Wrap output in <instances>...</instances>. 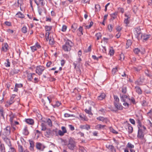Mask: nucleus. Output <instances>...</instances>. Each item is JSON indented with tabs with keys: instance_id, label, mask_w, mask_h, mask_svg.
<instances>
[{
	"instance_id": "1",
	"label": "nucleus",
	"mask_w": 152,
	"mask_h": 152,
	"mask_svg": "<svg viewBox=\"0 0 152 152\" xmlns=\"http://www.w3.org/2000/svg\"><path fill=\"white\" fill-rule=\"evenodd\" d=\"M73 45V43L71 41L67 39L66 41L65 44L62 46V48L65 51H69Z\"/></svg>"
},
{
	"instance_id": "2",
	"label": "nucleus",
	"mask_w": 152,
	"mask_h": 152,
	"mask_svg": "<svg viewBox=\"0 0 152 152\" xmlns=\"http://www.w3.org/2000/svg\"><path fill=\"white\" fill-rule=\"evenodd\" d=\"M67 146L69 149L73 151L76 147V142L72 138H71L68 141Z\"/></svg>"
},
{
	"instance_id": "3",
	"label": "nucleus",
	"mask_w": 152,
	"mask_h": 152,
	"mask_svg": "<svg viewBox=\"0 0 152 152\" xmlns=\"http://www.w3.org/2000/svg\"><path fill=\"white\" fill-rule=\"evenodd\" d=\"M45 69V67L42 66H38L36 67L35 72L39 75L40 76L43 73Z\"/></svg>"
},
{
	"instance_id": "4",
	"label": "nucleus",
	"mask_w": 152,
	"mask_h": 152,
	"mask_svg": "<svg viewBox=\"0 0 152 152\" xmlns=\"http://www.w3.org/2000/svg\"><path fill=\"white\" fill-rule=\"evenodd\" d=\"M22 140L24 141L23 139H20V140L17 141V144L18 145V152H24V149L23 147V144Z\"/></svg>"
},
{
	"instance_id": "5",
	"label": "nucleus",
	"mask_w": 152,
	"mask_h": 152,
	"mask_svg": "<svg viewBox=\"0 0 152 152\" xmlns=\"http://www.w3.org/2000/svg\"><path fill=\"white\" fill-rule=\"evenodd\" d=\"M146 129H139L138 130L137 137L138 138L141 140L144 139V132Z\"/></svg>"
},
{
	"instance_id": "6",
	"label": "nucleus",
	"mask_w": 152,
	"mask_h": 152,
	"mask_svg": "<svg viewBox=\"0 0 152 152\" xmlns=\"http://www.w3.org/2000/svg\"><path fill=\"white\" fill-rule=\"evenodd\" d=\"M10 126H7L4 129V132L2 134L1 136L4 135V136H7L10 134Z\"/></svg>"
},
{
	"instance_id": "7",
	"label": "nucleus",
	"mask_w": 152,
	"mask_h": 152,
	"mask_svg": "<svg viewBox=\"0 0 152 152\" xmlns=\"http://www.w3.org/2000/svg\"><path fill=\"white\" fill-rule=\"evenodd\" d=\"M1 137L4 141L9 147H12L11 141L10 139L7 138V136H4V135L3 136H1Z\"/></svg>"
},
{
	"instance_id": "8",
	"label": "nucleus",
	"mask_w": 152,
	"mask_h": 152,
	"mask_svg": "<svg viewBox=\"0 0 152 152\" xmlns=\"http://www.w3.org/2000/svg\"><path fill=\"white\" fill-rule=\"evenodd\" d=\"M151 36L150 34H144L141 37V39L143 42H145L149 39Z\"/></svg>"
},
{
	"instance_id": "9",
	"label": "nucleus",
	"mask_w": 152,
	"mask_h": 152,
	"mask_svg": "<svg viewBox=\"0 0 152 152\" xmlns=\"http://www.w3.org/2000/svg\"><path fill=\"white\" fill-rule=\"evenodd\" d=\"M36 148L37 149L42 151L45 148V146L39 142H37L36 143Z\"/></svg>"
},
{
	"instance_id": "10",
	"label": "nucleus",
	"mask_w": 152,
	"mask_h": 152,
	"mask_svg": "<svg viewBox=\"0 0 152 152\" xmlns=\"http://www.w3.org/2000/svg\"><path fill=\"white\" fill-rule=\"evenodd\" d=\"M116 110H117V112L118 113V110H122L123 109V107L119 103H114Z\"/></svg>"
},
{
	"instance_id": "11",
	"label": "nucleus",
	"mask_w": 152,
	"mask_h": 152,
	"mask_svg": "<svg viewBox=\"0 0 152 152\" xmlns=\"http://www.w3.org/2000/svg\"><path fill=\"white\" fill-rule=\"evenodd\" d=\"M136 31L137 32V38L138 40H140V39H141V37L143 34L141 33L140 29L139 28H137L136 29Z\"/></svg>"
},
{
	"instance_id": "12",
	"label": "nucleus",
	"mask_w": 152,
	"mask_h": 152,
	"mask_svg": "<svg viewBox=\"0 0 152 152\" xmlns=\"http://www.w3.org/2000/svg\"><path fill=\"white\" fill-rule=\"evenodd\" d=\"M106 126L105 125L98 124L95 126V129L98 130H100L101 129H106Z\"/></svg>"
},
{
	"instance_id": "13",
	"label": "nucleus",
	"mask_w": 152,
	"mask_h": 152,
	"mask_svg": "<svg viewBox=\"0 0 152 152\" xmlns=\"http://www.w3.org/2000/svg\"><path fill=\"white\" fill-rule=\"evenodd\" d=\"M28 141L29 142L30 146L29 147V149L31 151H33L34 150V142L31 140H29Z\"/></svg>"
},
{
	"instance_id": "14",
	"label": "nucleus",
	"mask_w": 152,
	"mask_h": 152,
	"mask_svg": "<svg viewBox=\"0 0 152 152\" xmlns=\"http://www.w3.org/2000/svg\"><path fill=\"white\" fill-rule=\"evenodd\" d=\"M9 116L10 117V122L11 126H13L14 123L13 122V120L14 118L15 117V115H14L13 114L12 112H11Z\"/></svg>"
},
{
	"instance_id": "15",
	"label": "nucleus",
	"mask_w": 152,
	"mask_h": 152,
	"mask_svg": "<svg viewBox=\"0 0 152 152\" xmlns=\"http://www.w3.org/2000/svg\"><path fill=\"white\" fill-rule=\"evenodd\" d=\"M120 97L121 101L124 102L126 101V99H128V98H129L126 95L121 94H120Z\"/></svg>"
},
{
	"instance_id": "16",
	"label": "nucleus",
	"mask_w": 152,
	"mask_h": 152,
	"mask_svg": "<svg viewBox=\"0 0 152 152\" xmlns=\"http://www.w3.org/2000/svg\"><path fill=\"white\" fill-rule=\"evenodd\" d=\"M35 75H36V74L34 73H30L28 74L27 76L28 80L30 81H31L33 79V77Z\"/></svg>"
},
{
	"instance_id": "17",
	"label": "nucleus",
	"mask_w": 152,
	"mask_h": 152,
	"mask_svg": "<svg viewBox=\"0 0 152 152\" xmlns=\"http://www.w3.org/2000/svg\"><path fill=\"white\" fill-rule=\"evenodd\" d=\"M77 61H76L77 63H75V62H73V65L74 66L75 69L76 68L77 65H78V66H80V62L82 60L81 58L80 57H79L77 59Z\"/></svg>"
},
{
	"instance_id": "18",
	"label": "nucleus",
	"mask_w": 152,
	"mask_h": 152,
	"mask_svg": "<svg viewBox=\"0 0 152 152\" xmlns=\"http://www.w3.org/2000/svg\"><path fill=\"white\" fill-rule=\"evenodd\" d=\"M125 16L126 18L125 19L124 22L126 24V26L128 24H129V21L128 20V19L130 18V17L128 15H127L126 14H125Z\"/></svg>"
},
{
	"instance_id": "19",
	"label": "nucleus",
	"mask_w": 152,
	"mask_h": 152,
	"mask_svg": "<svg viewBox=\"0 0 152 152\" xmlns=\"http://www.w3.org/2000/svg\"><path fill=\"white\" fill-rule=\"evenodd\" d=\"M80 128L82 129H86L88 130L90 129V126L89 125L86 124L84 125L80 126Z\"/></svg>"
},
{
	"instance_id": "20",
	"label": "nucleus",
	"mask_w": 152,
	"mask_h": 152,
	"mask_svg": "<svg viewBox=\"0 0 152 152\" xmlns=\"http://www.w3.org/2000/svg\"><path fill=\"white\" fill-rule=\"evenodd\" d=\"M107 147L112 152H116V151L115 148L113 145H110Z\"/></svg>"
},
{
	"instance_id": "21",
	"label": "nucleus",
	"mask_w": 152,
	"mask_h": 152,
	"mask_svg": "<svg viewBox=\"0 0 152 152\" xmlns=\"http://www.w3.org/2000/svg\"><path fill=\"white\" fill-rule=\"evenodd\" d=\"M144 77L143 76H140L139 78V81L136 82V83H137L138 85H140V83H142L144 82Z\"/></svg>"
},
{
	"instance_id": "22",
	"label": "nucleus",
	"mask_w": 152,
	"mask_h": 152,
	"mask_svg": "<svg viewBox=\"0 0 152 152\" xmlns=\"http://www.w3.org/2000/svg\"><path fill=\"white\" fill-rule=\"evenodd\" d=\"M19 72V69H16L14 68L13 69H12L10 73L12 75H13L15 74L18 73Z\"/></svg>"
},
{
	"instance_id": "23",
	"label": "nucleus",
	"mask_w": 152,
	"mask_h": 152,
	"mask_svg": "<svg viewBox=\"0 0 152 152\" xmlns=\"http://www.w3.org/2000/svg\"><path fill=\"white\" fill-rule=\"evenodd\" d=\"M26 122L30 125H33L34 124V121L33 119L28 118L26 120Z\"/></svg>"
},
{
	"instance_id": "24",
	"label": "nucleus",
	"mask_w": 152,
	"mask_h": 152,
	"mask_svg": "<svg viewBox=\"0 0 152 152\" xmlns=\"http://www.w3.org/2000/svg\"><path fill=\"white\" fill-rule=\"evenodd\" d=\"M85 112L88 114L89 115H92L93 114V113H92L91 112V107H90L89 108V109L88 110L86 109L85 110Z\"/></svg>"
},
{
	"instance_id": "25",
	"label": "nucleus",
	"mask_w": 152,
	"mask_h": 152,
	"mask_svg": "<svg viewBox=\"0 0 152 152\" xmlns=\"http://www.w3.org/2000/svg\"><path fill=\"white\" fill-rule=\"evenodd\" d=\"M136 91L139 94H141L142 93V91L140 88L138 86L135 87Z\"/></svg>"
},
{
	"instance_id": "26",
	"label": "nucleus",
	"mask_w": 152,
	"mask_h": 152,
	"mask_svg": "<svg viewBox=\"0 0 152 152\" xmlns=\"http://www.w3.org/2000/svg\"><path fill=\"white\" fill-rule=\"evenodd\" d=\"M23 133L25 135H27L29 134L27 127L25 126L24 127L23 131Z\"/></svg>"
},
{
	"instance_id": "27",
	"label": "nucleus",
	"mask_w": 152,
	"mask_h": 152,
	"mask_svg": "<svg viewBox=\"0 0 152 152\" xmlns=\"http://www.w3.org/2000/svg\"><path fill=\"white\" fill-rule=\"evenodd\" d=\"M128 128L129 133H132L133 132V129L132 127L131 126V125L129 124L128 125Z\"/></svg>"
},
{
	"instance_id": "28",
	"label": "nucleus",
	"mask_w": 152,
	"mask_h": 152,
	"mask_svg": "<svg viewBox=\"0 0 152 152\" xmlns=\"http://www.w3.org/2000/svg\"><path fill=\"white\" fill-rule=\"evenodd\" d=\"M0 151L1 152H6L5 147L3 144L0 145Z\"/></svg>"
},
{
	"instance_id": "29",
	"label": "nucleus",
	"mask_w": 152,
	"mask_h": 152,
	"mask_svg": "<svg viewBox=\"0 0 152 152\" xmlns=\"http://www.w3.org/2000/svg\"><path fill=\"white\" fill-rule=\"evenodd\" d=\"M105 96V94L103 93L101 94L98 97V99L99 100H102L103 99Z\"/></svg>"
},
{
	"instance_id": "30",
	"label": "nucleus",
	"mask_w": 152,
	"mask_h": 152,
	"mask_svg": "<svg viewBox=\"0 0 152 152\" xmlns=\"http://www.w3.org/2000/svg\"><path fill=\"white\" fill-rule=\"evenodd\" d=\"M77 24L74 23L72 26V28L73 29L72 31L73 32H75L77 29Z\"/></svg>"
},
{
	"instance_id": "31",
	"label": "nucleus",
	"mask_w": 152,
	"mask_h": 152,
	"mask_svg": "<svg viewBox=\"0 0 152 152\" xmlns=\"http://www.w3.org/2000/svg\"><path fill=\"white\" fill-rule=\"evenodd\" d=\"M16 15L17 16V17L20 18H23L24 17V15L23 14H22L21 12H19L16 14Z\"/></svg>"
},
{
	"instance_id": "32",
	"label": "nucleus",
	"mask_w": 152,
	"mask_h": 152,
	"mask_svg": "<svg viewBox=\"0 0 152 152\" xmlns=\"http://www.w3.org/2000/svg\"><path fill=\"white\" fill-rule=\"evenodd\" d=\"M14 97L15 96H13L11 97L10 98V100L7 102V103H8L9 105H10L13 103L14 101H13V100Z\"/></svg>"
},
{
	"instance_id": "33",
	"label": "nucleus",
	"mask_w": 152,
	"mask_h": 152,
	"mask_svg": "<svg viewBox=\"0 0 152 152\" xmlns=\"http://www.w3.org/2000/svg\"><path fill=\"white\" fill-rule=\"evenodd\" d=\"M114 103L119 102V99L118 96L116 95H114Z\"/></svg>"
},
{
	"instance_id": "34",
	"label": "nucleus",
	"mask_w": 152,
	"mask_h": 152,
	"mask_svg": "<svg viewBox=\"0 0 152 152\" xmlns=\"http://www.w3.org/2000/svg\"><path fill=\"white\" fill-rule=\"evenodd\" d=\"M126 147L129 148L130 149H132L134 147V145L132 144L131 143L128 142L126 145Z\"/></svg>"
},
{
	"instance_id": "35",
	"label": "nucleus",
	"mask_w": 152,
	"mask_h": 152,
	"mask_svg": "<svg viewBox=\"0 0 152 152\" xmlns=\"http://www.w3.org/2000/svg\"><path fill=\"white\" fill-rule=\"evenodd\" d=\"M8 45L7 43L4 44V46H3L2 48V50L4 52H6L7 50Z\"/></svg>"
},
{
	"instance_id": "36",
	"label": "nucleus",
	"mask_w": 152,
	"mask_h": 152,
	"mask_svg": "<svg viewBox=\"0 0 152 152\" xmlns=\"http://www.w3.org/2000/svg\"><path fill=\"white\" fill-rule=\"evenodd\" d=\"M136 116L138 118L137 120V123L138 124H140L141 123L140 120L142 119V117L141 115L138 116L137 115H136Z\"/></svg>"
},
{
	"instance_id": "37",
	"label": "nucleus",
	"mask_w": 152,
	"mask_h": 152,
	"mask_svg": "<svg viewBox=\"0 0 152 152\" xmlns=\"http://www.w3.org/2000/svg\"><path fill=\"white\" fill-rule=\"evenodd\" d=\"M138 129H146V128L145 126H142L141 123H140V124H138Z\"/></svg>"
},
{
	"instance_id": "38",
	"label": "nucleus",
	"mask_w": 152,
	"mask_h": 152,
	"mask_svg": "<svg viewBox=\"0 0 152 152\" xmlns=\"http://www.w3.org/2000/svg\"><path fill=\"white\" fill-rule=\"evenodd\" d=\"M50 39H49V44L50 45H54L55 43L54 39L53 38H51V37H50Z\"/></svg>"
},
{
	"instance_id": "39",
	"label": "nucleus",
	"mask_w": 152,
	"mask_h": 152,
	"mask_svg": "<svg viewBox=\"0 0 152 152\" xmlns=\"http://www.w3.org/2000/svg\"><path fill=\"white\" fill-rule=\"evenodd\" d=\"M117 15V13L115 12L111 14L110 16H111V18H113V19H114L116 18Z\"/></svg>"
},
{
	"instance_id": "40",
	"label": "nucleus",
	"mask_w": 152,
	"mask_h": 152,
	"mask_svg": "<svg viewBox=\"0 0 152 152\" xmlns=\"http://www.w3.org/2000/svg\"><path fill=\"white\" fill-rule=\"evenodd\" d=\"M134 69L135 71L138 72L142 69V67L141 66H138L136 67H134Z\"/></svg>"
},
{
	"instance_id": "41",
	"label": "nucleus",
	"mask_w": 152,
	"mask_h": 152,
	"mask_svg": "<svg viewBox=\"0 0 152 152\" xmlns=\"http://www.w3.org/2000/svg\"><path fill=\"white\" fill-rule=\"evenodd\" d=\"M45 30L46 31H50L52 29V26H45Z\"/></svg>"
},
{
	"instance_id": "42",
	"label": "nucleus",
	"mask_w": 152,
	"mask_h": 152,
	"mask_svg": "<svg viewBox=\"0 0 152 152\" xmlns=\"http://www.w3.org/2000/svg\"><path fill=\"white\" fill-rule=\"evenodd\" d=\"M21 31L23 33H26L27 32V28L26 26H25L23 27L21 29Z\"/></svg>"
},
{
	"instance_id": "43",
	"label": "nucleus",
	"mask_w": 152,
	"mask_h": 152,
	"mask_svg": "<svg viewBox=\"0 0 152 152\" xmlns=\"http://www.w3.org/2000/svg\"><path fill=\"white\" fill-rule=\"evenodd\" d=\"M0 114L3 117V119H4V110L2 108H0Z\"/></svg>"
},
{
	"instance_id": "44",
	"label": "nucleus",
	"mask_w": 152,
	"mask_h": 152,
	"mask_svg": "<svg viewBox=\"0 0 152 152\" xmlns=\"http://www.w3.org/2000/svg\"><path fill=\"white\" fill-rule=\"evenodd\" d=\"M128 100L131 101L133 104H136L135 101L133 97H132L131 98H128Z\"/></svg>"
},
{
	"instance_id": "45",
	"label": "nucleus",
	"mask_w": 152,
	"mask_h": 152,
	"mask_svg": "<svg viewBox=\"0 0 152 152\" xmlns=\"http://www.w3.org/2000/svg\"><path fill=\"white\" fill-rule=\"evenodd\" d=\"M79 152H87L86 150L82 146H80L79 148Z\"/></svg>"
},
{
	"instance_id": "46",
	"label": "nucleus",
	"mask_w": 152,
	"mask_h": 152,
	"mask_svg": "<svg viewBox=\"0 0 152 152\" xmlns=\"http://www.w3.org/2000/svg\"><path fill=\"white\" fill-rule=\"evenodd\" d=\"M96 36L97 37V40H99V39L101 37L102 34L101 33L99 32L96 34Z\"/></svg>"
},
{
	"instance_id": "47",
	"label": "nucleus",
	"mask_w": 152,
	"mask_h": 152,
	"mask_svg": "<svg viewBox=\"0 0 152 152\" xmlns=\"http://www.w3.org/2000/svg\"><path fill=\"white\" fill-rule=\"evenodd\" d=\"M61 103L59 102H56L55 104L52 105L53 107L55 108L58 107L61 104Z\"/></svg>"
},
{
	"instance_id": "48",
	"label": "nucleus",
	"mask_w": 152,
	"mask_h": 152,
	"mask_svg": "<svg viewBox=\"0 0 152 152\" xmlns=\"http://www.w3.org/2000/svg\"><path fill=\"white\" fill-rule=\"evenodd\" d=\"M7 62L5 63V65L6 67H9L10 66V63L8 59L6 60Z\"/></svg>"
},
{
	"instance_id": "49",
	"label": "nucleus",
	"mask_w": 152,
	"mask_h": 152,
	"mask_svg": "<svg viewBox=\"0 0 152 152\" xmlns=\"http://www.w3.org/2000/svg\"><path fill=\"white\" fill-rule=\"evenodd\" d=\"M8 152H16L15 149L12 147H10Z\"/></svg>"
},
{
	"instance_id": "50",
	"label": "nucleus",
	"mask_w": 152,
	"mask_h": 152,
	"mask_svg": "<svg viewBox=\"0 0 152 152\" xmlns=\"http://www.w3.org/2000/svg\"><path fill=\"white\" fill-rule=\"evenodd\" d=\"M50 33L49 32H47L45 34V38L47 41L49 40Z\"/></svg>"
},
{
	"instance_id": "51",
	"label": "nucleus",
	"mask_w": 152,
	"mask_h": 152,
	"mask_svg": "<svg viewBox=\"0 0 152 152\" xmlns=\"http://www.w3.org/2000/svg\"><path fill=\"white\" fill-rule=\"evenodd\" d=\"M145 75L148 76L150 77L151 76V75L150 74L149 71L148 69L145 70Z\"/></svg>"
},
{
	"instance_id": "52",
	"label": "nucleus",
	"mask_w": 152,
	"mask_h": 152,
	"mask_svg": "<svg viewBox=\"0 0 152 152\" xmlns=\"http://www.w3.org/2000/svg\"><path fill=\"white\" fill-rule=\"evenodd\" d=\"M41 126H42V129L41 130L42 131H45L46 130V126L45 125L43 124L42 123L41 124Z\"/></svg>"
},
{
	"instance_id": "53",
	"label": "nucleus",
	"mask_w": 152,
	"mask_h": 152,
	"mask_svg": "<svg viewBox=\"0 0 152 152\" xmlns=\"http://www.w3.org/2000/svg\"><path fill=\"white\" fill-rule=\"evenodd\" d=\"M38 12L39 13V14L40 15H42V13L43 11V10L42 8L39 7H38Z\"/></svg>"
},
{
	"instance_id": "54",
	"label": "nucleus",
	"mask_w": 152,
	"mask_h": 152,
	"mask_svg": "<svg viewBox=\"0 0 152 152\" xmlns=\"http://www.w3.org/2000/svg\"><path fill=\"white\" fill-rule=\"evenodd\" d=\"M126 87H123L122 88V92L124 94H125L126 92Z\"/></svg>"
},
{
	"instance_id": "55",
	"label": "nucleus",
	"mask_w": 152,
	"mask_h": 152,
	"mask_svg": "<svg viewBox=\"0 0 152 152\" xmlns=\"http://www.w3.org/2000/svg\"><path fill=\"white\" fill-rule=\"evenodd\" d=\"M92 58L96 60H98L99 58H101L102 56H100L98 57H96V56L95 55H92Z\"/></svg>"
},
{
	"instance_id": "56",
	"label": "nucleus",
	"mask_w": 152,
	"mask_h": 152,
	"mask_svg": "<svg viewBox=\"0 0 152 152\" xmlns=\"http://www.w3.org/2000/svg\"><path fill=\"white\" fill-rule=\"evenodd\" d=\"M113 27V26L111 24H110L108 26V28L109 31L111 32L112 31Z\"/></svg>"
},
{
	"instance_id": "57",
	"label": "nucleus",
	"mask_w": 152,
	"mask_h": 152,
	"mask_svg": "<svg viewBox=\"0 0 152 152\" xmlns=\"http://www.w3.org/2000/svg\"><path fill=\"white\" fill-rule=\"evenodd\" d=\"M123 105L125 107V108H128L129 106V104L127 102H126V101L123 104Z\"/></svg>"
},
{
	"instance_id": "58",
	"label": "nucleus",
	"mask_w": 152,
	"mask_h": 152,
	"mask_svg": "<svg viewBox=\"0 0 152 152\" xmlns=\"http://www.w3.org/2000/svg\"><path fill=\"white\" fill-rule=\"evenodd\" d=\"M95 7L96 11H98V10H100V7L99 4L96 5Z\"/></svg>"
},
{
	"instance_id": "59",
	"label": "nucleus",
	"mask_w": 152,
	"mask_h": 152,
	"mask_svg": "<svg viewBox=\"0 0 152 152\" xmlns=\"http://www.w3.org/2000/svg\"><path fill=\"white\" fill-rule=\"evenodd\" d=\"M126 45L128 46V47L130 46L132 44V42L130 40H128L127 41Z\"/></svg>"
},
{
	"instance_id": "60",
	"label": "nucleus",
	"mask_w": 152,
	"mask_h": 152,
	"mask_svg": "<svg viewBox=\"0 0 152 152\" xmlns=\"http://www.w3.org/2000/svg\"><path fill=\"white\" fill-rule=\"evenodd\" d=\"M104 118L102 116H99L98 117H97L96 118V119L97 120L99 121H101L103 122L104 121Z\"/></svg>"
},
{
	"instance_id": "61",
	"label": "nucleus",
	"mask_w": 152,
	"mask_h": 152,
	"mask_svg": "<svg viewBox=\"0 0 152 152\" xmlns=\"http://www.w3.org/2000/svg\"><path fill=\"white\" fill-rule=\"evenodd\" d=\"M134 53L136 54H138L140 52V50L138 48H135L134 50Z\"/></svg>"
},
{
	"instance_id": "62",
	"label": "nucleus",
	"mask_w": 152,
	"mask_h": 152,
	"mask_svg": "<svg viewBox=\"0 0 152 152\" xmlns=\"http://www.w3.org/2000/svg\"><path fill=\"white\" fill-rule=\"evenodd\" d=\"M148 104L146 101L145 100H143L142 102V106H144L147 105Z\"/></svg>"
},
{
	"instance_id": "63",
	"label": "nucleus",
	"mask_w": 152,
	"mask_h": 152,
	"mask_svg": "<svg viewBox=\"0 0 152 152\" xmlns=\"http://www.w3.org/2000/svg\"><path fill=\"white\" fill-rule=\"evenodd\" d=\"M120 58L119 59L121 61H122L123 60H124V55L122 53L121 54H120L119 56Z\"/></svg>"
},
{
	"instance_id": "64",
	"label": "nucleus",
	"mask_w": 152,
	"mask_h": 152,
	"mask_svg": "<svg viewBox=\"0 0 152 152\" xmlns=\"http://www.w3.org/2000/svg\"><path fill=\"white\" fill-rule=\"evenodd\" d=\"M114 53V50L113 49H111L110 50V52L109 53V54H110V55L111 56H113V55Z\"/></svg>"
}]
</instances>
